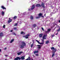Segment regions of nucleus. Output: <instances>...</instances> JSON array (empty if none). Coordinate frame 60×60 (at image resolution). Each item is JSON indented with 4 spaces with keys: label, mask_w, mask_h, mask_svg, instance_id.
Returning a JSON list of instances; mask_svg holds the SVG:
<instances>
[{
    "label": "nucleus",
    "mask_w": 60,
    "mask_h": 60,
    "mask_svg": "<svg viewBox=\"0 0 60 60\" xmlns=\"http://www.w3.org/2000/svg\"><path fill=\"white\" fill-rule=\"evenodd\" d=\"M24 46L23 45H20V48H21V49H23V48H24Z\"/></svg>",
    "instance_id": "nucleus-12"
},
{
    "label": "nucleus",
    "mask_w": 60,
    "mask_h": 60,
    "mask_svg": "<svg viewBox=\"0 0 60 60\" xmlns=\"http://www.w3.org/2000/svg\"><path fill=\"white\" fill-rule=\"evenodd\" d=\"M41 17L42 18H44V16H43L42 15H41Z\"/></svg>",
    "instance_id": "nucleus-42"
},
{
    "label": "nucleus",
    "mask_w": 60,
    "mask_h": 60,
    "mask_svg": "<svg viewBox=\"0 0 60 60\" xmlns=\"http://www.w3.org/2000/svg\"><path fill=\"white\" fill-rule=\"evenodd\" d=\"M0 35L1 36H3V33L2 32H1L0 33Z\"/></svg>",
    "instance_id": "nucleus-16"
},
{
    "label": "nucleus",
    "mask_w": 60,
    "mask_h": 60,
    "mask_svg": "<svg viewBox=\"0 0 60 60\" xmlns=\"http://www.w3.org/2000/svg\"><path fill=\"white\" fill-rule=\"evenodd\" d=\"M14 19H17V16H15L13 17Z\"/></svg>",
    "instance_id": "nucleus-22"
},
{
    "label": "nucleus",
    "mask_w": 60,
    "mask_h": 60,
    "mask_svg": "<svg viewBox=\"0 0 60 60\" xmlns=\"http://www.w3.org/2000/svg\"><path fill=\"white\" fill-rule=\"evenodd\" d=\"M22 53H23V52H18L17 53V54L18 55H20V54H22Z\"/></svg>",
    "instance_id": "nucleus-11"
},
{
    "label": "nucleus",
    "mask_w": 60,
    "mask_h": 60,
    "mask_svg": "<svg viewBox=\"0 0 60 60\" xmlns=\"http://www.w3.org/2000/svg\"><path fill=\"white\" fill-rule=\"evenodd\" d=\"M5 56H8V55H5Z\"/></svg>",
    "instance_id": "nucleus-45"
},
{
    "label": "nucleus",
    "mask_w": 60,
    "mask_h": 60,
    "mask_svg": "<svg viewBox=\"0 0 60 60\" xmlns=\"http://www.w3.org/2000/svg\"><path fill=\"white\" fill-rule=\"evenodd\" d=\"M33 26L34 27H35L36 26V25L34 24L33 25Z\"/></svg>",
    "instance_id": "nucleus-28"
},
{
    "label": "nucleus",
    "mask_w": 60,
    "mask_h": 60,
    "mask_svg": "<svg viewBox=\"0 0 60 60\" xmlns=\"http://www.w3.org/2000/svg\"><path fill=\"white\" fill-rule=\"evenodd\" d=\"M56 11H55V12H56Z\"/></svg>",
    "instance_id": "nucleus-56"
},
{
    "label": "nucleus",
    "mask_w": 60,
    "mask_h": 60,
    "mask_svg": "<svg viewBox=\"0 0 60 60\" xmlns=\"http://www.w3.org/2000/svg\"><path fill=\"white\" fill-rule=\"evenodd\" d=\"M26 12H25L23 14V15H25V14H26Z\"/></svg>",
    "instance_id": "nucleus-37"
},
{
    "label": "nucleus",
    "mask_w": 60,
    "mask_h": 60,
    "mask_svg": "<svg viewBox=\"0 0 60 60\" xmlns=\"http://www.w3.org/2000/svg\"><path fill=\"white\" fill-rule=\"evenodd\" d=\"M35 8V6L34 5H33L31 8V10H33Z\"/></svg>",
    "instance_id": "nucleus-7"
},
{
    "label": "nucleus",
    "mask_w": 60,
    "mask_h": 60,
    "mask_svg": "<svg viewBox=\"0 0 60 60\" xmlns=\"http://www.w3.org/2000/svg\"><path fill=\"white\" fill-rule=\"evenodd\" d=\"M53 14H54V13H53L52 12L51 13V15H53Z\"/></svg>",
    "instance_id": "nucleus-34"
},
{
    "label": "nucleus",
    "mask_w": 60,
    "mask_h": 60,
    "mask_svg": "<svg viewBox=\"0 0 60 60\" xmlns=\"http://www.w3.org/2000/svg\"><path fill=\"white\" fill-rule=\"evenodd\" d=\"M50 30H51L50 29H49L47 30V31L46 32V33H48V32H49L50 31Z\"/></svg>",
    "instance_id": "nucleus-19"
},
{
    "label": "nucleus",
    "mask_w": 60,
    "mask_h": 60,
    "mask_svg": "<svg viewBox=\"0 0 60 60\" xmlns=\"http://www.w3.org/2000/svg\"><path fill=\"white\" fill-rule=\"evenodd\" d=\"M54 36H55V35H52V37H54Z\"/></svg>",
    "instance_id": "nucleus-40"
},
{
    "label": "nucleus",
    "mask_w": 60,
    "mask_h": 60,
    "mask_svg": "<svg viewBox=\"0 0 60 60\" xmlns=\"http://www.w3.org/2000/svg\"><path fill=\"white\" fill-rule=\"evenodd\" d=\"M38 46H39L38 47V49H40V48H41V47L40 46V45H38Z\"/></svg>",
    "instance_id": "nucleus-26"
},
{
    "label": "nucleus",
    "mask_w": 60,
    "mask_h": 60,
    "mask_svg": "<svg viewBox=\"0 0 60 60\" xmlns=\"http://www.w3.org/2000/svg\"><path fill=\"white\" fill-rule=\"evenodd\" d=\"M41 5L42 7H43L44 9V8H45V6H44V4H43V3H42L41 4Z\"/></svg>",
    "instance_id": "nucleus-5"
},
{
    "label": "nucleus",
    "mask_w": 60,
    "mask_h": 60,
    "mask_svg": "<svg viewBox=\"0 0 60 60\" xmlns=\"http://www.w3.org/2000/svg\"><path fill=\"white\" fill-rule=\"evenodd\" d=\"M9 20H8V23H10L12 21V19H11V18H9Z\"/></svg>",
    "instance_id": "nucleus-8"
},
{
    "label": "nucleus",
    "mask_w": 60,
    "mask_h": 60,
    "mask_svg": "<svg viewBox=\"0 0 60 60\" xmlns=\"http://www.w3.org/2000/svg\"><path fill=\"white\" fill-rule=\"evenodd\" d=\"M21 60H24L25 59V57L24 56H21Z\"/></svg>",
    "instance_id": "nucleus-10"
},
{
    "label": "nucleus",
    "mask_w": 60,
    "mask_h": 60,
    "mask_svg": "<svg viewBox=\"0 0 60 60\" xmlns=\"http://www.w3.org/2000/svg\"><path fill=\"white\" fill-rule=\"evenodd\" d=\"M59 28H60V27Z\"/></svg>",
    "instance_id": "nucleus-55"
},
{
    "label": "nucleus",
    "mask_w": 60,
    "mask_h": 60,
    "mask_svg": "<svg viewBox=\"0 0 60 60\" xmlns=\"http://www.w3.org/2000/svg\"><path fill=\"white\" fill-rule=\"evenodd\" d=\"M36 6L37 7H39V6H40V4H38L36 5Z\"/></svg>",
    "instance_id": "nucleus-18"
},
{
    "label": "nucleus",
    "mask_w": 60,
    "mask_h": 60,
    "mask_svg": "<svg viewBox=\"0 0 60 60\" xmlns=\"http://www.w3.org/2000/svg\"><path fill=\"white\" fill-rule=\"evenodd\" d=\"M36 41H37V42H38V44H40V42L38 40H36Z\"/></svg>",
    "instance_id": "nucleus-25"
},
{
    "label": "nucleus",
    "mask_w": 60,
    "mask_h": 60,
    "mask_svg": "<svg viewBox=\"0 0 60 60\" xmlns=\"http://www.w3.org/2000/svg\"><path fill=\"white\" fill-rule=\"evenodd\" d=\"M42 14L40 13L38 15V17H36V19H38V18H40L41 17V16H42Z\"/></svg>",
    "instance_id": "nucleus-3"
},
{
    "label": "nucleus",
    "mask_w": 60,
    "mask_h": 60,
    "mask_svg": "<svg viewBox=\"0 0 60 60\" xmlns=\"http://www.w3.org/2000/svg\"><path fill=\"white\" fill-rule=\"evenodd\" d=\"M1 14L2 16H4V12L3 11H2Z\"/></svg>",
    "instance_id": "nucleus-13"
},
{
    "label": "nucleus",
    "mask_w": 60,
    "mask_h": 60,
    "mask_svg": "<svg viewBox=\"0 0 60 60\" xmlns=\"http://www.w3.org/2000/svg\"><path fill=\"white\" fill-rule=\"evenodd\" d=\"M43 35V34H39V36L40 37H42V35Z\"/></svg>",
    "instance_id": "nucleus-17"
},
{
    "label": "nucleus",
    "mask_w": 60,
    "mask_h": 60,
    "mask_svg": "<svg viewBox=\"0 0 60 60\" xmlns=\"http://www.w3.org/2000/svg\"><path fill=\"white\" fill-rule=\"evenodd\" d=\"M1 52V49H0V52Z\"/></svg>",
    "instance_id": "nucleus-49"
},
{
    "label": "nucleus",
    "mask_w": 60,
    "mask_h": 60,
    "mask_svg": "<svg viewBox=\"0 0 60 60\" xmlns=\"http://www.w3.org/2000/svg\"><path fill=\"white\" fill-rule=\"evenodd\" d=\"M1 37V36L0 35V38Z\"/></svg>",
    "instance_id": "nucleus-52"
},
{
    "label": "nucleus",
    "mask_w": 60,
    "mask_h": 60,
    "mask_svg": "<svg viewBox=\"0 0 60 60\" xmlns=\"http://www.w3.org/2000/svg\"><path fill=\"white\" fill-rule=\"evenodd\" d=\"M13 35H16V34H15V33H13Z\"/></svg>",
    "instance_id": "nucleus-36"
},
{
    "label": "nucleus",
    "mask_w": 60,
    "mask_h": 60,
    "mask_svg": "<svg viewBox=\"0 0 60 60\" xmlns=\"http://www.w3.org/2000/svg\"><path fill=\"white\" fill-rule=\"evenodd\" d=\"M56 25V27H59V26H58L57 25V24H56L55 23H54L53 24V26H52L53 27H54V26H55V25Z\"/></svg>",
    "instance_id": "nucleus-9"
},
{
    "label": "nucleus",
    "mask_w": 60,
    "mask_h": 60,
    "mask_svg": "<svg viewBox=\"0 0 60 60\" xmlns=\"http://www.w3.org/2000/svg\"><path fill=\"white\" fill-rule=\"evenodd\" d=\"M51 49L53 52L55 53L56 51V49H55L54 47H52L51 48Z\"/></svg>",
    "instance_id": "nucleus-1"
},
{
    "label": "nucleus",
    "mask_w": 60,
    "mask_h": 60,
    "mask_svg": "<svg viewBox=\"0 0 60 60\" xmlns=\"http://www.w3.org/2000/svg\"><path fill=\"white\" fill-rule=\"evenodd\" d=\"M46 36H47V34L46 35H44L43 37V40H42V42H44V39H46Z\"/></svg>",
    "instance_id": "nucleus-2"
},
{
    "label": "nucleus",
    "mask_w": 60,
    "mask_h": 60,
    "mask_svg": "<svg viewBox=\"0 0 60 60\" xmlns=\"http://www.w3.org/2000/svg\"><path fill=\"white\" fill-rule=\"evenodd\" d=\"M5 27V25H4V26H3V28H4Z\"/></svg>",
    "instance_id": "nucleus-33"
},
{
    "label": "nucleus",
    "mask_w": 60,
    "mask_h": 60,
    "mask_svg": "<svg viewBox=\"0 0 60 60\" xmlns=\"http://www.w3.org/2000/svg\"><path fill=\"white\" fill-rule=\"evenodd\" d=\"M31 60H33V59H32Z\"/></svg>",
    "instance_id": "nucleus-54"
},
{
    "label": "nucleus",
    "mask_w": 60,
    "mask_h": 60,
    "mask_svg": "<svg viewBox=\"0 0 60 60\" xmlns=\"http://www.w3.org/2000/svg\"><path fill=\"white\" fill-rule=\"evenodd\" d=\"M6 49V48H5L4 49H5H5Z\"/></svg>",
    "instance_id": "nucleus-48"
},
{
    "label": "nucleus",
    "mask_w": 60,
    "mask_h": 60,
    "mask_svg": "<svg viewBox=\"0 0 60 60\" xmlns=\"http://www.w3.org/2000/svg\"><path fill=\"white\" fill-rule=\"evenodd\" d=\"M36 56H38V54H36Z\"/></svg>",
    "instance_id": "nucleus-41"
},
{
    "label": "nucleus",
    "mask_w": 60,
    "mask_h": 60,
    "mask_svg": "<svg viewBox=\"0 0 60 60\" xmlns=\"http://www.w3.org/2000/svg\"><path fill=\"white\" fill-rule=\"evenodd\" d=\"M29 36V35L28 34L24 36V37H25V38H26V39H28V37Z\"/></svg>",
    "instance_id": "nucleus-6"
},
{
    "label": "nucleus",
    "mask_w": 60,
    "mask_h": 60,
    "mask_svg": "<svg viewBox=\"0 0 60 60\" xmlns=\"http://www.w3.org/2000/svg\"><path fill=\"white\" fill-rule=\"evenodd\" d=\"M1 8H2V9H6V8H4V6H2L1 7Z\"/></svg>",
    "instance_id": "nucleus-14"
},
{
    "label": "nucleus",
    "mask_w": 60,
    "mask_h": 60,
    "mask_svg": "<svg viewBox=\"0 0 60 60\" xmlns=\"http://www.w3.org/2000/svg\"><path fill=\"white\" fill-rule=\"evenodd\" d=\"M41 28L42 30H43V31H44V29H43V28L41 27Z\"/></svg>",
    "instance_id": "nucleus-38"
},
{
    "label": "nucleus",
    "mask_w": 60,
    "mask_h": 60,
    "mask_svg": "<svg viewBox=\"0 0 60 60\" xmlns=\"http://www.w3.org/2000/svg\"><path fill=\"white\" fill-rule=\"evenodd\" d=\"M34 18L33 17V16H30V19H31V20H32V19H33Z\"/></svg>",
    "instance_id": "nucleus-20"
},
{
    "label": "nucleus",
    "mask_w": 60,
    "mask_h": 60,
    "mask_svg": "<svg viewBox=\"0 0 60 60\" xmlns=\"http://www.w3.org/2000/svg\"><path fill=\"white\" fill-rule=\"evenodd\" d=\"M28 11H30L31 10V9H29L28 10Z\"/></svg>",
    "instance_id": "nucleus-46"
},
{
    "label": "nucleus",
    "mask_w": 60,
    "mask_h": 60,
    "mask_svg": "<svg viewBox=\"0 0 60 60\" xmlns=\"http://www.w3.org/2000/svg\"><path fill=\"white\" fill-rule=\"evenodd\" d=\"M14 26H17V23H16L14 25Z\"/></svg>",
    "instance_id": "nucleus-35"
},
{
    "label": "nucleus",
    "mask_w": 60,
    "mask_h": 60,
    "mask_svg": "<svg viewBox=\"0 0 60 60\" xmlns=\"http://www.w3.org/2000/svg\"><path fill=\"white\" fill-rule=\"evenodd\" d=\"M12 32V30H10L11 32Z\"/></svg>",
    "instance_id": "nucleus-44"
},
{
    "label": "nucleus",
    "mask_w": 60,
    "mask_h": 60,
    "mask_svg": "<svg viewBox=\"0 0 60 60\" xmlns=\"http://www.w3.org/2000/svg\"><path fill=\"white\" fill-rule=\"evenodd\" d=\"M25 34V33H24L23 32H21V34Z\"/></svg>",
    "instance_id": "nucleus-30"
},
{
    "label": "nucleus",
    "mask_w": 60,
    "mask_h": 60,
    "mask_svg": "<svg viewBox=\"0 0 60 60\" xmlns=\"http://www.w3.org/2000/svg\"><path fill=\"white\" fill-rule=\"evenodd\" d=\"M39 44H44V42H42V43H40Z\"/></svg>",
    "instance_id": "nucleus-31"
},
{
    "label": "nucleus",
    "mask_w": 60,
    "mask_h": 60,
    "mask_svg": "<svg viewBox=\"0 0 60 60\" xmlns=\"http://www.w3.org/2000/svg\"><path fill=\"white\" fill-rule=\"evenodd\" d=\"M59 23H60V20H59Z\"/></svg>",
    "instance_id": "nucleus-43"
},
{
    "label": "nucleus",
    "mask_w": 60,
    "mask_h": 60,
    "mask_svg": "<svg viewBox=\"0 0 60 60\" xmlns=\"http://www.w3.org/2000/svg\"><path fill=\"white\" fill-rule=\"evenodd\" d=\"M58 34V33H57V34H56V35H57Z\"/></svg>",
    "instance_id": "nucleus-47"
},
{
    "label": "nucleus",
    "mask_w": 60,
    "mask_h": 60,
    "mask_svg": "<svg viewBox=\"0 0 60 60\" xmlns=\"http://www.w3.org/2000/svg\"><path fill=\"white\" fill-rule=\"evenodd\" d=\"M55 55V52H54V53L52 55V57H54V56Z\"/></svg>",
    "instance_id": "nucleus-27"
},
{
    "label": "nucleus",
    "mask_w": 60,
    "mask_h": 60,
    "mask_svg": "<svg viewBox=\"0 0 60 60\" xmlns=\"http://www.w3.org/2000/svg\"><path fill=\"white\" fill-rule=\"evenodd\" d=\"M16 27H15L14 28V30H15V29H16Z\"/></svg>",
    "instance_id": "nucleus-39"
},
{
    "label": "nucleus",
    "mask_w": 60,
    "mask_h": 60,
    "mask_svg": "<svg viewBox=\"0 0 60 60\" xmlns=\"http://www.w3.org/2000/svg\"><path fill=\"white\" fill-rule=\"evenodd\" d=\"M13 41H14V39H13L11 40V41L10 42V43H12V42Z\"/></svg>",
    "instance_id": "nucleus-21"
},
{
    "label": "nucleus",
    "mask_w": 60,
    "mask_h": 60,
    "mask_svg": "<svg viewBox=\"0 0 60 60\" xmlns=\"http://www.w3.org/2000/svg\"><path fill=\"white\" fill-rule=\"evenodd\" d=\"M49 41H46L45 43L46 44H48L49 43Z\"/></svg>",
    "instance_id": "nucleus-23"
},
{
    "label": "nucleus",
    "mask_w": 60,
    "mask_h": 60,
    "mask_svg": "<svg viewBox=\"0 0 60 60\" xmlns=\"http://www.w3.org/2000/svg\"><path fill=\"white\" fill-rule=\"evenodd\" d=\"M33 46H34V45H33V44H32L31 46V48H32V47H33Z\"/></svg>",
    "instance_id": "nucleus-32"
},
{
    "label": "nucleus",
    "mask_w": 60,
    "mask_h": 60,
    "mask_svg": "<svg viewBox=\"0 0 60 60\" xmlns=\"http://www.w3.org/2000/svg\"><path fill=\"white\" fill-rule=\"evenodd\" d=\"M56 59H57V60H58V58H56Z\"/></svg>",
    "instance_id": "nucleus-50"
},
{
    "label": "nucleus",
    "mask_w": 60,
    "mask_h": 60,
    "mask_svg": "<svg viewBox=\"0 0 60 60\" xmlns=\"http://www.w3.org/2000/svg\"><path fill=\"white\" fill-rule=\"evenodd\" d=\"M22 45V46H25L26 45V43H25L24 42H21Z\"/></svg>",
    "instance_id": "nucleus-4"
},
{
    "label": "nucleus",
    "mask_w": 60,
    "mask_h": 60,
    "mask_svg": "<svg viewBox=\"0 0 60 60\" xmlns=\"http://www.w3.org/2000/svg\"><path fill=\"white\" fill-rule=\"evenodd\" d=\"M38 52V51H35L34 52V53H36Z\"/></svg>",
    "instance_id": "nucleus-29"
},
{
    "label": "nucleus",
    "mask_w": 60,
    "mask_h": 60,
    "mask_svg": "<svg viewBox=\"0 0 60 60\" xmlns=\"http://www.w3.org/2000/svg\"><path fill=\"white\" fill-rule=\"evenodd\" d=\"M7 60V59H5V60Z\"/></svg>",
    "instance_id": "nucleus-53"
},
{
    "label": "nucleus",
    "mask_w": 60,
    "mask_h": 60,
    "mask_svg": "<svg viewBox=\"0 0 60 60\" xmlns=\"http://www.w3.org/2000/svg\"><path fill=\"white\" fill-rule=\"evenodd\" d=\"M26 60H31V58H30V57L29 56L28 58L26 59Z\"/></svg>",
    "instance_id": "nucleus-15"
},
{
    "label": "nucleus",
    "mask_w": 60,
    "mask_h": 60,
    "mask_svg": "<svg viewBox=\"0 0 60 60\" xmlns=\"http://www.w3.org/2000/svg\"><path fill=\"white\" fill-rule=\"evenodd\" d=\"M57 32H59V31H60V28H59L58 29V30H57Z\"/></svg>",
    "instance_id": "nucleus-24"
},
{
    "label": "nucleus",
    "mask_w": 60,
    "mask_h": 60,
    "mask_svg": "<svg viewBox=\"0 0 60 60\" xmlns=\"http://www.w3.org/2000/svg\"><path fill=\"white\" fill-rule=\"evenodd\" d=\"M34 40H33V42H34Z\"/></svg>",
    "instance_id": "nucleus-51"
}]
</instances>
